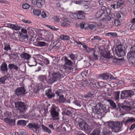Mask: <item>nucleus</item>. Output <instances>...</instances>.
<instances>
[{
    "label": "nucleus",
    "instance_id": "obj_1",
    "mask_svg": "<svg viewBox=\"0 0 135 135\" xmlns=\"http://www.w3.org/2000/svg\"><path fill=\"white\" fill-rule=\"evenodd\" d=\"M100 54L103 57L108 59L111 63L115 65L119 64L121 61L124 60V59L123 58L117 59L114 58L113 56H110L109 52L107 53L105 51H102L100 52Z\"/></svg>",
    "mask_w": 135,
    "mask_h": 135
},
{
    "label": "nucleus",
    "instance_id": "obj_2",
    "mask_svg": "<svg viewBox=\"0 0 135 135\" xmlns=\"http://www.w3.org/2000/svg\"><path fill=\"white\" fill-rule=\"evenodd\" d=\"M15 108L21 114L25 113L27 109L25 103L23 102L19 101L16 102L15 103Z\"/></svg>",
    "mask_w": 135,
    "mask_h": 135
},
{
    "label": "nucleus",
    "instance_id": "obj_3",
    "mask_svg": "<svg viewBox=\"0 0 135 135\" xmlns=\"http://www.w3.org/2000/svg\"><path fill=\"white\" fill-rule=\"evenodd\" d=\"M108 126L109 128H110L113 131L115 132H118L121 130L120 123L118 121L109 122Z\"/></svg>",
    "mask_w": 135,
    "mask_h": 135
},
{
    "label": "nucleus",
    "instance_id": "obj_4",
    "mask_svg": "<svg viewBox=\"0 0 135 135\" xmlns=\"http://www.w3.org/2000/svg\"><path fill=\"white\" fill-rule=\"evenodd\" d=\"M61 76V74L59 71L54 72L52 74V76L49 75L47 80V83L52 84L55 82L59 80Z\"/></svg>",
    "mask_w": 135,
    "mask_h": 135
},
{
    "label": "nucleus",
    "instance_id": "obj_5",
    "mask_svg": "<svg viewBox=\"0 0 135 135\" xmlns=\"http://www.w3.org/2000/svg\"><path fill=\"white\" fill-rule=\"evenodd\" d=\"M60 110L59 108L55 106H53L51 108L50 113L52 118L54 120L59 119V112Z\"/></svg>",
    "mask_w": 135,
    "mask_h": 135
},
{
    "label": "nucleus",
    "instance_id": "obj_6",
    "mask_svg": "<svg viewBox=\"0 0 135 135\" xmlns=\"http://www.w3.org/2000/svg\"><path fill=\"white\" fill-rule=\"evenodd\" d=\"M135 45H132L130 51L128 53L127 58L131 62L132 64L135 63Z\"/></svg>",
    "mask_w": 135,
    "mask_h": 135
},
{
    "label": "nucleus",
    "instance_id": "obj_7",
    "mask_svg": "<svg viewBox=\"0 0 135 135\" xmlns=\"http://www.w3.org/2000/svg\"><path fill=\"white\" fill-rule=\"evenodd\" d=\"M115 50L116 54L118 57H121L126 55L125 47L123 45L120 44V45H117Z\"/></svg>",
    "mask_w": 135,
    "mask_h": 135
},
{
    "label": "nucleus",
    "instance_id": "obj_8",
    "mask_svg": "<svg viewBox=\"0 0 135 135\" xmlns=\"http://www.w3.org/2000/svg\"><path fill=\"white\" fill-rule=\"evenodd\" d=\"M117 110H119L120 111H126L127 112L130 111L132 108L130 105H124L123 103H119L118 104Z\"/></svg>",
    "mask_w": 135,
    "mask_h": 135
},
{
    "label": "nucleus",
    "instance_id": "obj_9",
    "mask_svg": "<svg viewBox=\"0 0 135 135\" xmlns=\"http://www.w3.org/2000/svg\"><path fill=\"white\" fill-rule=\"evenodd\" d=\"M100 131L98 129L94 130L91 133L90 135H109L111 133V132L109 130L105 129L102 132L100 133Z\"/></svg>",
    "mask_w": 135,
    "mask_h": 135
},
{
    "label": "nucleus",
    "instance_id": "obj_10",
    "mask_svg": "<svg viewBox=\"0 0 135 135\" xmlns=\"http://www.w3.org/2000/svg\"><path fill=\"white\" fill-rule=\"evenodd\" d=\"M64 58L65 62L64 66L65 68L66 71L70 72L73 69L72 64L73 63L71 60H69L66 56Z\"/></svg>",
    "mask_w": 135,
    "mask_h": 135
},
{
    "label": "nucleus",
    "instance_id": "obj_11",
    "mask_svg": "<svg viewBox=\"0 0 135 135\" xmlns=\"http://www.w3.org/2000/svg\"><path fill=\"white\" fill-rule=\"evenodd\" d=\"M106 109L105 106L100 103L97 104L94 107L95 112L98 114H99L104 112H105Z\"/></svg>",
    "mask_w": 135,
    "mask_h": 135
},
{
    "label": "nucleus",
    "instance_id": "obj_12",
    "mask_svg": "<svg viewBox=\"0 0 135 135\" xmlns=\"http://www.w3.org/2000/svg\"><path fill=\"white\" fill-rule=\"evenodd\" d=\"M27 93L25 88L23 86L17 88L15 90V94L18 97L22 96Z\"/></svg>",
    "mask_w": 135,
    "mask_h": 135
},
{
    "label": "nucleus",
    "instance_id": "obj_13",
    "mask_svg": "<svg viewBox=\"0 0 135 135\" xmlns=\"http://www.w3.org/2000/svg\"><path fill=\"white\" fill-rule=\"evenodd\" d=\"M83 12L82 11H79L78 13H73L70 15V16L74 19L84 20L85 18V16Z\"/></svg>",
    "mask_w": 135,
    "mask_h": 135
},
{
    "label": "nucleus",
    "instance_id": "obj_14",
    "mask_svg": "<svg viewBox=\"0 0 135 135\" xmlns=\"http://www.w3.org/2000/svg\"><path fill=\"white\" fill-rule=\"evenodd\" d=\"M134 94L133 91L131 90H126L121 91L120 98L121 99H125L130 97Z\"/></svg>",
    "mask_w": 135,
    "mask_h": 135
},
{
    "label": "nucleus",
    "instance_id": "obj_15",
    "mask_svg": "<svg viewBox=\"0 0 135 135\" xmlns=\"http://www.w3.org/2000/svg\"><path fill=\"white\" fill-rule=\"evenodd\" d=\"M74 41L79 45H82L83 46L84 50L86 52L89 53L91 52L92 53L95 52V50L94 48L87 47L85 44H82L81 42H78L75 40H74Z\"/></svg>",
    "mask_w": 135,
    "mask_h": 135
},
{
    "label": "nucleus",
    "instance_id": "obj_16",
    "mask_svg": "<svg viewBox=\"0 0 135 135\" xmlns=\"http://www.w3.org/2000/svg\"><path fill=\"white\" fill-rule=\"evenodd\" d=\"M78 125L82 130H83L86 132H89V127L87 124V122L85 121L79 122Z\"/></svg>",
    "mask_w": 135,
    "mask_h": 135
},
{
    "label": "nucleus",
    "instance_id": "obj_17",
    "mask_svg": "<svg viewBox=\"0 0 135 135\" xmlns=\"http://www.w3.org/2000/svg\"><path fill=\"white\" fill-rule=\"evenodd\" d=\"M108 10H109V9H107L106 12H102L103 13L102 14L101 17L102 18L103 21H109L112 18L111 15L108 14L107 13V11Z\"/></svg>",
    "mask_w": 135,
    "mask_h": 135
},
{
    "label": "nucleus",
    "instance_id": "obj_18",
    "mask_svg": "<svg viewBox=\"0 0 135 135\" xmlns=\"http://www.w3.org/2000/svg\"><path fill=\"white\" fill-rule=\"evenodd\" d=\"M45 0H33L32 1V4L36 5L39 8L42 7V5L45 4Z\"/></svg>",
    "mask_w": 135,
    "mask_h": 135
},
{
    "label": "nucleus",
    "instance_id": "obj_19",
    "mask_svg": "<svg viewBox=\"0 0 135 135\" xmlns=\"http://www.w3.org/2000/svg\"><path fill=\"white\" fill-rule=\"evenodd\" d=\"M4 121L8 125H15V119H13L12 118H6L4 119Z\"/></svg>",
    "mask_w": 135,
    "mask_h": 135
},
{
    "label": "nucleus",
    "instance_id": "obj_20",
    "mask_svg": "<svg viewBox=\"0 0 135 135\" xmlns=\"http://www.w3.org/2000/svg\"><path fill=\"white\" fill-rule=\"evenodd\" d=\"M8 68L11 70L13 69V71L14 72H16L20 70V68L17 66L13 64H9L8 65Z\"/></svg>",
    "mask_w": 135,
    "mask_h": 135
},
{
    "label": "nucleus",
    "instance_id": "obj_21",
    "mask_svg": "<svg viewBox=\"0 0 135 135\" xmlns=\"http://www.w3.org/2000/svg\"><path fill=\"white\" fill-rule=\"evenodd\" d=\"M45 94L48 98L50 99L52 98L55 96V94L52 92L51 89H48L45 91Z\"/></svg>",
    "mask_w": 135,
    "mask_h": 135
},
{
    "label": "nucleus",
    "instance_id": "obj_22",
    "mask_svg": "<svg viewBox=\"0 0 135 135\" xmlns=\"http://www.w3.org/2000/svg\"><path fill=\"white\" fill-rule=\"evenodd\" d=\"M8 69L7 64L5 62H3L0 66L1 71L2 72H7Z\"/></svg>",
    "mask_w": 135,
    "mask_h": 135
},
{
    "label": "nucleus",
    "instance_id": "obj_23",
    "mask_svg": "<svg viewBox=\"0 0 135 135\" xmlns=\"http://www.w3.org/2000/svg\"><path fill=\"white\" fill-rule=\"evenodd\" d=\"M100 77L101 79L107 81H110V79L111 78V76L110 77V78H109V74L107 73H102L100 75Z\"/></svg>",
    "mask_w": 135,
    "mask_h": 135
},
{
    "label": "nucleus",
    "instance_id": "obj_24",
    "mask_svg": "<svg viewBox=\"0 0 135 135\" xmlns=\"http://www.w3.org/2000/svg\"><path fill=\"white\" fill-rule=\"evenodd\" d=\"M27 127L29 129L35 128L36 130L39 128V124L37 123H34L33 124L29 123Z\"/></svg>",
    "mask_w": 135,
    "mask_h": 135
},
{
    "label": "nucleus",
    "instance_id": "obj_25",
    "mask_svg": "<svg viewBox=\"0 0 135 135\" xmlns=\"http://www.w3.org/2000/svg\"><path fill=\"white\" fill-rule=\"evenodd\" d=\"M20 56L21 58L26 60H28L31 57V55L29 54L23 52L20 55Z\"/></svg>",
    "mask_w": 135,
    "mask_h": 135
},
{
    "label": "nucleus",
    "instance_id": "obj_26",
    "mask_svg": "<svg viewBox=\"0 0 135 135\" xmlns=\"http://www.w3.org/2000/svg\"><path fill=\"white\" fill-rule=\"evenodd\" d=\"M8 27L12 29H14L16 31L19 30L20 28L18 25L11 24H9L8 25Z\"/></svg>",
    "mask_w": 135,
    "mask_h": 135
},
{
    "label": "nucleus",
    "instance_id": "obj_27",
    "mask_svg": "<svg viewBox=\"0 0 135 135\" xmlns=\"http://www.w3.org/2000/svg\"><path fill=\"white\" fill-rule=\"evenodd\" d=\"M73 103L80 108H81V107L83 105V103L81 101L77 100H75Z\"/></svg>",
    "mask_w": 135,
    "mask_h": 135
},
{
    "label": "nucleus",
    "instance_id": "obj_28",
    "mask_svg": "<svg viewBox=\"0 0 135 135\" xmlns=\"http://www.w3.org/2000/svg\"><path fill=\"white\" fill-rule=\"evenodd\" d=\"M37 63L35 60L34 59L31 60L28 63V65L30 67H31L32 66H36Z\"/></svg>",
    "mask_w": 135,
    "mask_h": 135
},
{
    "label": "nucleus",
    "instance_id": "obj_29",
    "mask_svg": "<svg viewBox=\"0 0 135 135\" xmlns=\"http://www.w3.org/2000/svg\"><path fill=\"white\" fill-rule=\"evenodd\" d=\"M42 129L43 131L45 132H47L49 134H50L51 132V131L48 128L42 124L41 126Z\"/></svg>",
    "mask_w": 135,
    "mask_h": 135
},
{
    "label": "nucleus",
    "instance_id": "obj_30",
    "mask_svg": "<svg viewBox=\"0 0 135 135\" xmlns=\"http://www.w3.org/2000/svg\"><path fill=\"white\" fill-rule=\"evenodd\" d=\"M94 96V94L93 92H89L84 95V97L87 99H90Z\"/></svg>",
    "mask_w": 135,
    "mask_h": 135
},
{
    "label": "nucleus",
    "instance_id": "obj_31",
    "mask_svg": "<svg viewBox=\"0 0 135 135\" xmlns=\"http://www.w3.org/2000/svg\"><path fill=\"white\" fill-rule=\"evenodd\" d=\"M27 123V122L26 121L23 120H21L18 121L17 124L18 125H21L24 126L26 125Z\"/></svg>",
    "mask_w": 135,
    "mask_h": 135
},
{
    "label": "nucleus",
    "instance_id": "obj_32",
    "mask_svg": "<svg viewBox=\"0 0 135 135\" xmlns=\"http://www.w3.org/2000/svg\"><path fill=\"white\" fill-rule=\"evenodd\" d=\"M46 76L45 75H41L39 77L38 79L40 81H42L43 83L45 82V81H46L47 83V80L48 79V78H46Z\"/></svg>",
    "mask_w": 135,
    "mask_h": 135
},
{
    "label": "nucleus",
    "instance_id": "obj_33",
    "mask_svg": "<svg viewBox=\"0 0 135 135\" xmlns=\"http://www.w3.org/2000/svg\"><path fill=\"white\" fill-rule=\"evenodd\" d=\"M59 97V98L56 99L57 101L61 103H63L65 102L66 99L64 98L63 95H61Z\"/></svg>",
    "mask_w": 135,
    "mask_h": 135
},
{
    "label": "nucleus",
    "instance_id": "obj_34",
    "mask_svg": "<svg viewBox=\"0 0 135 135\" xmlns=\"http://www.w3.org/2000/svg\"><path fill=\"white\" fill-rule=\"evenodd\" d=\"M107 101L109 102L110 106L112 107V108L114 109L117 107V105L113 101L110 99H108Z\"/></svg>",
    "mask_w": 135,
    "mask_h": 135
},
{
    "label": "nucleus",
    "instance_id": "obj_35",
    "mask_svg": "<svg viewBox=\"0 0 135 135\" xmlns=\"http://www.w3.org/2000/svg\"><path fill=\"white\" fill-rule=\"evenodd\" d=\"M120 93V91H114L113 92V96L114 98L116 100H118L119 99Z\"/></svg>",
    "mask_w": 135,
    "mask_h": 135
},
{
    "label": "nucleus",
    "instance_id": "obj_36",
    "mask_svg": "<svg viewBox=\"0 0 135 135\" xmlns=\"http://www.w3.org/2000/svg\"><path fill=\"white\" fill-rule=\"evenodd\" d=\"M7 78V77L6 75H4L0 78V84H4L5 81Z\"/></svg>",
    "mask_w": 135,
    "mask_h": 135
},
{
    "label": "nucleus",
    "instance_id": "obj_37",
    "mask_svg": "<svg viewBox=\"0 0 135 135\" xmlns=\"http://www.w3.org/2000/svg\"><path fill=\"white\" fill-rule=\"evenodd\" d=\"M129 122L135 123V119L133 117H128L127 120L126 121V124H128Z\"/></svg>",
    "mask_w": 135,
    "mask_h": 135
},
{
    "label": "nucleus",
    "instance_id": "obj_38",
    "mask_svg": "<svg viewBox=\"0 0 135 135\" xmlns=\"http://www.w3.org/2000/svg\"><path fill=\"white\" fill-rule=\"evenodd\" d=\"M37 46L41 47H43L46 46L47 43L44 42L38 41L36 42Z\"/></svg>",
    "mask_w": 135,
    "mask_h": 135
},
{
    "label": "nucleus",
    "instance_id": "obj_39",
    "mask_svg": "<svg viewBox=\"0 0 135 135\" xmlns=\"http://www.w3.org/2000/svg\"><path fill=\"white\" fill-rule=\"evenodd\" d=\"M97 82H95V81L90 82L89 84V86L91 88H95L97 87Z\"/></svg>",
    "mask_w": 135,
    "mask_h": 135
},
{
    "label": "nucleus",
    "instance_id": "obj_40",
    "mask_svg": "<svg viewBox=\"0 0 135 135\" xmlns=\"http://www.w3.org/2000/svg\"><path fill=\"white\" fill-rule=\"evenodd\" d=\"M4 49L6 51H7L8 50H11V48L10 47V45L9 44H5L4 45Z\"/></svg>",
    "mask_w": 135,
    "mask_h": 135
},
{
    "label": "nucleus",
    "instance_id": "obj_41",
    "mask_svg": "<svg viewBox=\"0 0 135 135\" xmlns=\"http://www.w3.org/2000/svg\"><path fill=\"white\" fill-rule=\"evenodd\" d=\"M90 57L93 59L94 60H97L98 59V56L97 55H96L95 52L93 53V54L90 56Z\"/></svg>",
    "mask_w": 135,
    "mask_h": 135
},
{
    "label": "nucleus",
    "instance_id": "obj_42",
    "mask_svg": "<svg viewBox=\"0 0 135 135\" xmlns=\"http://www.w3.org/2000/svg\"><path fill=\"white\" fill-rule=\"evenodd\" d=\"M33 12L35 15L39 16L41 14V11L38 9L33 10Z\"/></svg>",
    "mask_w": 135,
    "mask_h": 135
},
{
    "label": "nucleus",
    "instance_id": "obj_43",
    "mask_svg": "<svg viewBox=\"0 0 135 135\" xmlns=\"http://www.w3.org/2000/svg\"><path fill=\"white\" fill-rule=\"evenodd\" d=\"M62 115H70L71 114V112L68 110H65V111H63L62 112Z\"/></svg>",
    "mask_w": 135,
    "mask_h": 135
},
{
    "label": "nucleus",
    "instance_id": "obj_44",
    "mask_svg": "<svg viewBox=\"0 0 135 135\" xmlns=\"http://www.w3.org/2000/svg\"><path fill=\"white\" fill-rule=\"evenodd\" d=\"M117 35L114 32H108L106 34V36H108L115 37L117 36Z\"/></svg>",
    "mask_w": 135,
    "mask_h": 135
},
{
    "label": "nucleus",
    "instance_id": "obj_45",
    "mask_svg": "<svg viewBox=\"0 0 135 135\" xmlns=\"http://www.w3.org/2000/svg\"><path fill=\"white\" fill-rule=\"evenodd\" d=\"M45 32L46 33L49 34V37H50L49 39H46V40L48 41H51V40H52L53 39L52 37L53 35V34L49 35L50 33L47 31H45Z\"/></svg>",
    "mask_w": 135,
    "mask_h": 135
},
{
    "label": "nucleus",
    "instance_id": "obj_46",
    "mask_svg": "<svg viewBox=\"0 0 135 135\" xmlns=\"http://www.w3.org/2000/svg\"><path fill=\"white\" fill-rule=\"evenodd\" d=\"M102 12V11L99 10L98 11L95 15V17L97 18L101 17Z\"/></svg>",
    "mask_w": 135,
    "mask_h": 135
},
{
    "label": "nucleus",
    "instance_id": "obj_47",
    "mask_svg": "<svg viewBox=\"0 0 135 135\" xmlns=\"http://www.w3.org/2000/svg\"><path fill=\"white\" fill-rule=\"evenodd\" d=\"M61 39L62 40H67L69 39V36L67 35H62L61 37Z\"/></svg>",
    "mask_w": 135,
    "mask_h": 135
},
{
    "label": "nucleus",
    "instance_id": "obj_48",
    "mask_svg": "<svg viewBox=\"0 0 135 135\" xmlns=\"http://www.w3.org/2000/svg\"><path fill=\"white\" fill-rule=\"evenodd\" d=\"M101 40V38L99 37L96 36H94L93 38L91 39V40L92 41L94 40H99L100 41Z\"/></svg>",
    "mask_w": 135,
    "mask_h": 135
},
{
    "label": "nucleus",
    "instance_id": "obj_49",
    "mask_svg": "<svg viewBox=\"0 0 135 135\" xmlns=\"http://www.w3.org/2000/svg\"><path fill=\"white\" fill-rule=\"evenodd\" d=\"M30 6V5L28 3L24 4L22 5V7L24 9H28L29 8Z\"/></svg>",
    "mask_w": 135,
    "mask_h": 135
},
{
    "label": "nucleus",
    "instance_id": "obj_50",
    "mask_svg": "<svg viewBox=\"0 0 135 135\" xmlns=\"http://www.w3.org/2000/svg\"><path fill=\"white\" fill-rule=\"evenodd\" d=\"M114 23L116 26H118L120 25L121 22L119 20L115 19L114 21Z\"/></svg>",
    "mask_w": 135,
    "mask_h": 135
},
{
    "label": "nucleus",
    "instance_id": "obj_51",
    "mask_svg": "<svg viewBox=\"0 0 135 135\" xmlns=\"http://www.w3.org/2000/svg\"><path fill=\"white\" fill-rule=\"evenodd\" d=\"M96 27V25L94 24H90L88 26V27L89 29L91 30H93Z\"/></svg>",
    "mask_w": 135,
    "mask_h": 135
},
{
    "label": "nucleus",
    "instance_id": "obj_52",
    "mask_svg": "<svg viewBox=\"0 0 135 135\" xmlns=\"http://www.w3.org/2000/svg\"><path fill=\"white\" fill-rule=\"evenodd\" d=\"M85 25H86L85 23L83 22L81 23L80 25L81 28L82 29L84 28V29H86L87 27H85Z\"/></svg>",
    "mask_w": 135,
    "mask_h": 135
},
{
    "label": "nucleus",
    "instance_id": "obj_53",
    "mask_svg": "<svg viewBox=\"0 0 135 135\" xmlns=\"http://www.w3.org/2000/svg\"><path fill=\"white\" fill-rule=\"evenodd\" d=\"M120 12L122 15H124L126 12V9L124 8H122L120 10Z\"/></svg>",
    "mask_w": 135,
    "mask_h": 135
},
{
    "label": "nucleus",
    "instance_id": "obj_54",
    "mask_svg": "<svg viewBox=\"0 0 135 135\" xmlns=\"http://www.w3.org/2000/svg\"><path fill=\"white\" fill-rule=\"evenodd\" d=\"M43 61L44 63L46 64H48L49 63V60L46 58H45L43 59Z\"/></svg>",
    "mask_w": 135,
    "mask_h": 135
},
{
    "label": "nucleus",
    "instance_id": "obj_55",
    "mask_svg": "<svg viewBox=\"0 0 135 135\" xmlns=\"http://www.w3.org/2000/svg\"><path fill=\"white\" fill-rule=\"evenodd\" d=\"M87 1H80V4L83 5V6H85L87 5L86 3Z\"/></svg>",
    "mask_w": 135,
    "mask_h": 135
},
{
    "label": "nucleus",
    "instance_id": "obj_56",
    "mask_svg": "<svg viewBox=\"0 0 135 135\" xmlns=\"http://www.w3.org/2000/svg\"><path fill=\"white\" fill-rule=\"evenodd\" d=\"M41 16L42 18H45L46 16V13L44 12H42L41 13Z\"/></svg>",
    "mask_w": 135,
    "mask_h": 135
},
{
    "label": "nucleus",
    "instance_id": "obj_57",
    "mask_svg": "<svg viewBox=\"0 0 135 135\" xmlns=\"http://www.w3.org/2000/svg\"><path fill=\"white\" fill-rule=\"evenodd\" d=\"M5 115L8 118V117L11 118L12 116V114L11 112H7L6 113Z\"/></svg>",
    "mask_w": 135,
    "mask_h": 135
},
{
    "label": "nucleus",
    "instance_id": "obj_58",
    "mask_svg": "<svg viewBox=\"0 0 135 135\" xmlns=\"http://www.w3.org/2000/svg\"><path fill=\"white\" fill-rule=\"evenodd\" d=\"M99 82V86L100 88H101L102 87H104V83L103 81H100Z\"/></svg>",
    "mask_w": 135,
    "mask_h": 135
},
{
    "label": "nucleus",
    "instance_id": "obj_59",
    "mask_svg": "<svg viewBox=\"0 0 135 135\" xmlns=\"http://www.w3.org/2000/svg\"><path fill=\"white\" fill-rule=\"evenodd\" d=\"M91 57H89V59L90 61V64L91 65H93L94 64V61L92 59H91Z\"/></svg>",
    "mask_w": 135,
    "mask_h": 135
},
{
    "label": "nucleus",
    "instance_id": "obj_60",
    "mask_svg": "<svg viewBox=\"0 0 135 135\" xmlns=\"http://www.w3.org/2000/svg\"><path fill=\"white\" fill-rule=\"evenodd\" d=\"M98 2L99 4L101 6H103L105 3L103 0H98Z\"/></svg>",
    "mask_w": 135,
    "mask_h": 135
},
{
    "label": "nucleus",
    "instance_id": "obj_61",
    "mask_svg": "<svg viewBox=\"0 0 135 135\" xmlns=\"http://www.w3.org/2000/svg\"><path fill=\"white\" fill-rule=\"evenodd\" d=\"M54 20L55 21L59 22L60 19L59 17L57 16H54Z\"/></svg>",
    "mask_w": 135,
    "mask_h": 135
},
{
    "label": "nucleus",
    "instance_id": "obj_62",
    "mask_svg": "<svg viewBox=\"0 0 135 135\" xmlns=\"http://www.w3.org/2000/svg\"><path fill=\"white\" fill-rule=\"evenodd\" d=\"M69 56L72 60H74L75 59V56L73 54H71L69 55Z\"/></svg>",
    "mask_w": 135,
    "mask_h": 135
},
{
    "label": "nucleus",
    "instance_id": "obj_63",
    "mask_svg": "<svg viewBox=\"0 0 135 135\" xmlns=\"http://www.w3.org/2000/svg\"><path fill=\"white\" fill-rule=\"evenodd\" d=\"M89 111L90 113H92L94 112V108H90L89 109Z\"/></svg>",
    "mask_w": 135,
    "mask_h": 135
},
{
    "label": "nucleus",
    "instance_id": "obj_64",
    "mask_svg": "<svg viewBox=\"0 0 135 135\" xmlns=\"http://www.w3.org/2000/svg\"><path fill=\"white\" fill-rule=\"evenodd\" d=\"M135 127V124L134 123L131 125L129 129L131 130H133L134 129Z\"/></svg>",
    "mask_w": 135,
    "mask_h": 135
}]
</instances>
